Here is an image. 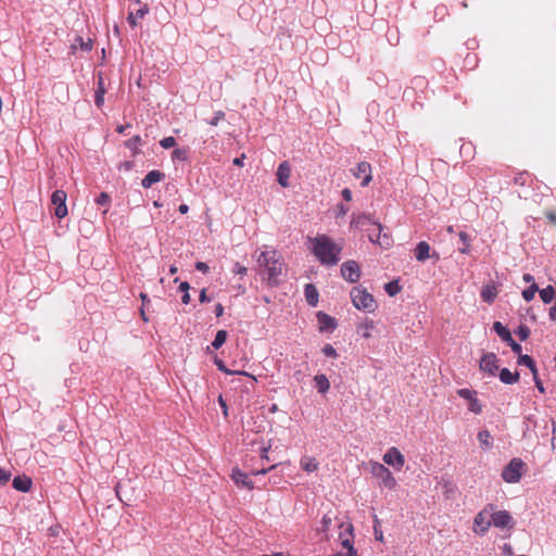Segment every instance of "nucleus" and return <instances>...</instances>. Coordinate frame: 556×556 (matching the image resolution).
<instances>
[{
  "instance_id": "3",
  "label": "nucleus",
  "mask_w": 556,
  "mask_h": 556,
  "mask_svg": "<svg viewBox=\"0 0 556 556\" xmlns=\"http://www.w3.org/2000/svg\"><path fill=\"white\" fill-rule=\"evenodd\" d=\"M351 299L353 305L357 309H363L365 312L372 313L377 308V303L374 296L370 293H368L366 289L354 287L351 290Z\"/></svg>"
},
{
  "instance_id": "7",
  "label": "nucleus",
  "mask_w": 556,
  "mask_h": 556,
  "mask_svg": "<svg viewBox=\"0 0 556 556\" xmlns=\"http://www.w3.org/2000/svg\"><path fill=\"white\" fill-rule=\"evenodd\" d=\"M341 275L349 282H356L359 279V266L355 261H348L341 265Z\"/></svg>"
},
{
  "instance_id": "15",
  "label": "nucleus",
  "mask_w": 556,
  "mask_h": 556,
  "mask_svg": "<svg viewBox=\"0 0 556 556\" xmlns=\"http://www.w3.org/2000/svg\"><path fill=\"white\" fill-rule=\"evenodd\" d=\"M290 172L291 168L288 162L285 161L280 163L277 169V180L281 187L286 188L289 186L288 179L290 177Z\"/></svg>"
},
{
  "instance_id": "29",
  "label": "nucleus",
  "mask_w": 556,
  "mask_h": 556,
  "mask_svg": "<svg viewBox=\"0 0 556 556\" xmlns=\"http://www.w3.org/2000/svg\"><path fill=\"white\" fill-rule=\"evenodd\" d=\"M104 94H105V89L103 86V79H102V77H100L99 83H98V89L96 91V97H94L96 98L94 102L98 108H101L103 105Z\"/></svg>"
},
{
  "instance_id": "13",
  "label": "nucleus",
  "mask_w": 556,
  "mask_h": 556,
  "mask_svg": "<svg viewBox=\"0 0 556 556\" xmlns=\"http://www.w3.org/2000/svg\"><path fill=\"white\" fill-rule=\"evenodd\" d=\"M317 319L319 323V330L320 331H329L333 330L337 327V321L333 317L329 316L328 314L324 312L317 313Z\"/></svg>"
},
{
  "instance_id": "28",
  "label": "nucleus",
  "mask_w": 556,
  "mask_h": 556,
  "mask_svg": "<svg viewBox=\"0 0 556 556\" xmlns=\"http://www.w3.org/2000/svg\"><path fill=\"white\" fill-rule=\"evenodd\" d=\"M518 364L527 366L531 370L533 376L536 375L538 369H536L535 363L532 359V357H530L529 355H519Z\"/></svg>"
},
{
  "instance_id": "36",
  "label": "nucleus",
  "mask_w": 556,
  "mask_h": 556,
  "mask_svg": "<svg viewBox=\"0 0 556 556\" xmlns=\"http://www.w3.org/2000/svg\"><path fill=\"white\" fill-rule=\"evenodd\" d=\"M125 144L134 153H137L138 147L141 144V138L140 136H134L132 138L128 139Z\"/></svg>"
},
{
  "instance_id": "26",
  "label": "nucleus",
  "mask_w": 556,
  "mask_h": 556,
  "mask_svg": "<svg viewBox=\"0 0 556 556\" xmlns=\"http://www.w3.org/2000/svg\"><path fill=\"white\" fill-rule=\"evenodd\" d=\"M301 467L307 472H314L318 468V463L313 457H303L301 459Z\"/></svg>"
},
{
  "instance_id": "11",
  "label": "nucleus",
  "mask_w": 556,
  "mask_h": 556,
  "mask_svg": "<svg viewBox=\"0 0 556 556\" xmlns=\"http://www.w3.org/2000/svg\"><path fill=\"white\" fill-rule=\"evenodd\" d=\"M383 462L391 466L402 467L404 465V456L396 447H391L383 455Z\"/></svg>"
},
{
  "instance_id": "48",
  "label": "nucleus",
  "mask_w": 556,
  "mask_h": 556,
  "mask_svg": "<svg viewBox=\"0 0 556 556\" xmlns=\"http://www.w3.org/2000/svg\"><path fill=\"white\" fill-rule=\"evenodd\" d=\"M233 273L244 276L248 273V268L239 263H236L232 269Z\"/></svg>"
},
{
  "instance_id": "37",
  "label": "nucleus",
  "mask_w": 556,
  "mask_h": 556,
  "mask_svg": "<svg viewBox=\"0 0 556 556\" xmlns=\"http://www.w3.org/2000/svg\"><path fill=\"white\" fill-rule=\"evenodd\" d=\"M539 291V288L535 283H532L529 288L525 289L522 291V298L526 300V301H531L535 293Z\"/></svg>"
},
{
  "instance_id": "63",
  "label": "nucleus",
  "mask_w": 556,
  "mask_h": 556,
  "mask_svg": "<svg viewBox=\"0 0 556 556\" xmlns=\"http://www.w3.org/2000/svg\"><path fill=\"white\" fill-rule=\"evenodd\" d=\"M244 157H245V155H244V154H242V155H241V156H239V157H236V159L233 160V164H235L236 166H242V165H243V160H244Z\"/></svg>"
},
{
  "instance_id": "41",
  "label": "nucleus",
  "mask_w": 556,
  "mask_h": 556,
  "mask_svg": "<svg viewBox=\"0 0 556 556\" xmlns=\"http://www.w3.org/2000/svg\"><path fill=\"white\" fill-rule=\"evenodd\" d=\"M374 534L377 541H383V533L382 530L380 529V521L377 518V516H375Z\"/></svg>"
},
{
  "instance_id": "23",
  "label": "nucleus",
  "mask_w": 556,
  "mask_h": 556,
  "mask_svg": "<svg viewBox=\"0 0 556 556\" xmlns=\"http://www.w3.org/2000/svg\"><path fill=\"white\" fill-rule=\"evenodd\" d=\"M497 295V290L492 285H486L481 290V298L486 303H492Z\"/></svg>"
},
{
  "instance_id": "60",
  "label": "nucleus",
  "mask_w": 556,
  "mask_h": 556,
  "mask_svg": "<svg viewBox=\"0 0 556 556\" xmlns=\"http://www.w3.org/2000/svg\"><path fill=\"white\" fill-rule=\"evenodd\" d=\"M218 402H219L220 407L223 408L224 416H227L228 415V407H227V404H226L225 400L222 396H219L218 397Z\"/></svg>"
},
{
  "instance_id": "32",
  "label": "nucleus",
  "mask_w": 556,
  "mask_h": 556,
  "mask_svg": "<svg viewBox=\"0 0 556 556\" xmlns=\"http://www.w3.org/2000/svg\"><path fill=\"white\" fill-rule=\"evenodd\" d=\"M340 538L342 540V546L346 549L348 556H357V552L354 548L352 541L349 538H343V533H340Z\"/></svg>"
},
{
  "instance_id": "51",
  "label": "nucleus",
  "mask_w": 556,
  "mask_h": 556,
  "mask_svg": "<svg viewBox=\"0 0 556 556\" xmlns=\"http://www.w3.org/2000/svg\"><path fill=\"white\" fill-rule=\"evenodd\" d=\"M122 489H123L122 483H118V484L115 486V492H116V495H117V497L119 498V501L126 504V503H127V501H129V498H128V497H125V496L122 494Z\"/></svg>"
},
{
  "instance_id": "61",
  "label": "nucleus",
  "mask_w": 556,
  "mask_h": 556,
  "mask_svg": "<svg viewBox=\"0 0 556 556\" xmlns=\"http://www.w3.org/2000/svg\"><path fill=\"white\" fill-rule=\"evenodd\" d=\"M214 312H215L216 317L223 316V314H224V306L220 303H217L215 305V311Z\"/></svg>"
},
{
  "instance_id": "52",
  "label": "nucleus",
  "mask_w": 556,
  "mask_h": 556,
  "mask_svg": "<svg viewBox=\"0 0 556 556\" xmlns=\"http://www.w3.org/2000/svg\"><path fill=\"white\" fill-rule=\"evenodd\" d=\"M457 393H458V395H459L460 397H463V399H466V400H471V399H473V397H472V392H471L470 390H468V389H460V390H458V392H457Z\"/></svg>"
},
{
  "instance_id": "53",
  "label": "nucleus",
  "mask_w": 556,
  "mask_h": 556,
  "mask_svg": "<svg viewBox=\"0 0 556 556\" xmlns=\"http://www.w3.org/2000/svg\"><path fill=\"white\" fill-rule=\"evenodd\" d=\"M502 553L504 556H513V547L509 544H504L502 547Z\"/></svg>"
},
{
  "instance_id": "47",
  "label": "nucleus",
  "mask_w": 556,
  "mask_h": 556,
  "mask_svg": "<svg viewBox=\"0 0 556 556\" xmlns=\"http://www.w3.org/2000/svg\"><path fill=\"white\" fill-rule=\"evenodd\" d=\"M507 344L510 346L511 351L515 353V354H518V355H521V345L519 343H517L514 339H511L510 341L507 342Z\"/></svg>"
},
{
  "instance_id": "55",
  "label": "nucleus",
  "mask_w": 556,
  "mask_h": 556,
  "mask_svg": "<svg viewBox=\"0 0 556 556\" xmlns=\"http://www.w3.org/2000/svg\"><path fill=\"white\" fill-rule=\"evenodd\" d=\"M195 268L202 273H206L208 270V265L204 262H197Z\"/></svg>"
},
{
  "instance_id": "45",
  "label": "nucleus",
  "mask_w": 556,
  "mask_h": 556,
  "mask_svg": "<svg viewBox=\"0 0 556 556\" xmlns=\"http://www.w3.org/2000/svg\"><path fill=\"white\" fill-rule=\"evenodd\" d=\"M96 202L98 205H106L110 202V195L106 192H101Z\"/></svg>"
},
{
  "instance_id": "12",
  "label": "nucleus",
  "mask_w": 556,
  "mask_h": 556,
  "mask_svg": "<svg viewBox=\"0 0 556 556\" xmlns=\"http://www.w3.org/2000/svg\"><path fill=\"white\" fill-rule=\"evenodd\" d=\"M355 177L364 176L363 181L361 182L362 187L368 186L371 181V166L367 162H361L357 164L356 169L354 170Z\"/></svg>"
},
{
  "instance_id": "35",
  "label": "nucleus",
  "mask_w": 556,
  "mask_h": 556,
  "mask_svg": "<svg viewBox=\"0 0 556 556\" xmlns=\"http://www.w3.org/2000/svg\"><path fill=\"white\" fill-rule=\"evenodd\" d=\"M384 290L390 296H394L401 291V287L397 281L393 280L386 283Z\"/></svg>"
},
{
  "instance_id": "56",
  "label": "nucleus",
  "mask_w": 556,
  "mask_h": 556,
  "mask_svg": "<svg viewBox=\"0 0 556 556\" xmlns=\"http://www.w3.org/2000/svg\"><path fill=\"white\" fill-rule=\"evenodd\" d=\"M342 194V198L345 200V201H351L352 200V191L349 189V188H344L341 192Z\"/></svg>"
},
{
  "instance_id": "64",
  "label": "nucleus",
  "mask_w": 556,
  "mask_h": 556,
  "mask_svg": "<svg viewBox=\"0 0 556 556\" xmlns=\"http://www.w3.org/2000/svg\"><path fill=\"white\" fill-rule=\"evenodd\" d=\"M190 294L188 292L184 293L182 298H181V302L184 304H189L190 303Z\"/></svg>"
},
{
  "instance_id": "34",
  "label": "nucleus",
  "mask_w": 556,
  "mask_h": 556,
  "mask_svg": "<svg viewBox=\"0 0 556 556\" xmlns=\"http://www.w3.org/2000/svg\"><path fill=\"white\" fill-rule=\"evenodd\" d=\"M215 365L217 366V368H218L220 371H223V372H225V374H227V375H235V374H239V375L250 376V375H249L248 372H245V371H233V370L228 369V368L225 366L224 362H223L222 359H219V358H215Z\"/></svg>"
},
{
  "instance_id": "22",
  "label": "nucleus",
  "mask_w": 556,
  "mask_h": 556,
  "mask_svg": "<svg viewBox=\"0 0 556 556\" xmlns=\"http://www.w3.org/2000/svg\"><path fill=\"white\" fill-rule=\"evenodd\" d=\"M493 330L506 343L513 339L510 331L501 321L493 324Z\"/></svg>"
},
{
  "instance_id": "14",
  "label": "nucleus",
  "mask_w": 556,
  "mask_h": 556,
  "mask_svg": "<svg viewBox=\"0 0 556 556\" xmlns=\"http://www.w3.org/2000/svg\"><path fill=\"white\" fill-rule=\"evenodd\" d=\"M231 478L238 486H244L248 489L253 488L252 481L248 478L247 473L241 471L239 468L232 469Z\"/></svg>"
},
{
  "instance_id": "21",
  "label": "nucleus",
  "mask_w": 556,
  "mask_h": 556,
  "mask_svg": "<svg viewBox=\"0 0 556 556\" xmlns=\"http://www.w3.org/2000/svg\"><path fill=\"white\" fill-rule=\"evenodd\" d=\"M498 376H500L501 381L505 384H514L519 381V372L518 371L511 372L507 368H503L500 371Z\"/></svg>"
},
{
  "instance_id": "19",
  "label": "nucleus",
  "mask_w": 556,
  "mask_h": 556,
  "mask_svg": "<svg viewBox=\"0 0 556 556\" xmlns=\"http://www.w3.org/2000/svg\"><path fill=\"white\" fill-rule=\"evenodd\" d=\"M430 245L426 241H421L415 249V256L417 261L425 262L430 257Z\"/></svg>"
},
{
  "instance_id": "54",
  "label": "nucleus",
  "mask_w": 556,
  "mask_h": 556,
  "mask_svg": "<svg viewBox=\"0 0 556 556\" xmlns=\"http://www.w3.org/2000/svg\"><path fill=\"white\" fill-rule=\"evenodd\" d=\"M533 379H534V382H535V387L538 388V390L541 392V393H544L545 392V389L543 387V382L540 380V378L538 377V374L535 376H533Z\"/></svg>"
},
{
  "instance_id": "46",
  "label": "nucleus",
  "mask_w": 556,
  "mask_h": 556,
  "mask_svg": "<svg viewBox=\"0 0 556 556\" xmlns=\"http://www.w3.org/2000/svg\"><path fill=\"white\" fill-rule=\"evenodd\" d=\"M10 478H11V472L3 468H0V483L7 484L10 481Z\"/></svg>"
},
{
  "instance_id": "9",
  "label": "nucleus",
  "mask_w": 556,
  "mask_h": 556,
  "mask_svg": "<svg viewBox=\"0 0 556 556\" xmlns=\"http://www.w3.org/2000/svg\"><path fill=\"white\" fill-rule=\"evenodd\" d=\"M492 522L497 528H513L514 520L508 511L498 510L492 514Z\"/></svg>"
},
{
  "instance_id": "18",
  "label": "nucleus",
  "mask_w": 556,
  "mask_h": 556,
  "mask_svg": "<svg viewBox=\"0 0 556 556\" xmlns=\"http://www.w3.org/2000/svg\"><path fill=\"white\" fill-rule=\"evenodd\" d=\"M372 223H376V222L371 219L369 214L361 213L358 215H354L353 216V218L351 220V227L363 228L367 224H371L372 225Z\"/></svg>"
},
{
  "instance_id": "20",
  "label": "nucleus",
  "mask_w": 556,
  "mask_h": 556,
  "mask_svg": "<svg viewBox=\"0 0 556 556\" xmlns=\"http://www.w3.org/2000/svg\"><path fill=\"white\" fill-rule=\"evenodd\" d=\"M306 302L311 306H316L318 303V291L312 283H307L304 289Z\"/></svg>"
},
{
  "instance_id": "42",
  "label": "nucleus",
  "mask_w": 556,
  "mask_h": 556,
  "mask_svg": "<svg viewBox=\"0 0 556 556\" xmlns=\"http://www.w3.org/2000/svg\"><path fill=\"white\" fill-rule=\"evenodd\" d=\"M160 144L164 149H169L176 144V140L174 137H165L160 141Z\"/></svg>"
},
{
  "instance_id": "38",
  "label": "nucleus",
  "mask_w": 556,
  "mask_h": 556,
  "mask_svg": "<svg viewBox=\"0 0 556 556\" xmlns=\"http://www.w3.org/2000/svg\"><path fill=\"white\" fill-rule=\"evenodd\" d=\"M332 516L330 514H326L324 515L323 519H321V522H320V527L318 528V531L320 532H327L331 522H332Z\"/></svg>"
},
{
  "instance_id": "49",
  "label": "nucleus",
  "mask_w": 556,
  "mask_h": 556,
  "mask_svg": "<svg viewBox=\"0 0 556 556\" xmlns=\"http://www.w3.org/2000/svg\"><path fill=\"white\" fill-rule=\"evenodd\" d=\"M469 409L476 414L480 413L481 412V406L480 404L478 403V400L477 399H471L470 400V405H469Z\"/></svg>"
},
{
  "instance_id": "8",
  "label": "nucleus",
  "mask_w": 556,
  "mask_h": 556,
  "mask_svg": "<svg viewBox=\"0 0 556 556\" xmlns=\"http://www.w3.org/2000/svg\"><path fill=\"white\" fill-rule=\"evenodd\" d=\"M497 362H498L497 356L494 353H492V352L484 353L480 359V364H479L480 370L488 372L492 376H495V374L498 369Z\"/></svg>"
},
{
  "instance_id": "31",
  "label": "nucleus",
  "mask_w": 556,
  "mask_h": 556,
  "mask_svg": "<svg viewBox=\"0 0 556 556\" xmlns=\"http://www.w3.org/2000/svg\"><path fill=\"white\" fill-rule=\"evenodd\" d=\"M458 236H459V240L463 244L462 247L458 248L459 252L463 254L469 253V245H470L469 236L464 231H460Z\"/></svg>"
},
{
  "instance_id": "16",
  "label": "nucleus",
  "mask_w": 556,
  "mask_h": 556,
  "mask_svg": "<svg viewBox=\"0 0 556 556\" xmlns=\"http://www.w3.org/2000/svg\"><path fill=\"white\" fill-rule=\"evenodd\" d=\"M165 177V174L160 170H151L141 181V186L146 189L151 188L153 184L161 181Z\"/></svg>"
},
{
  "instance_id": "25",
  "label": "nucleus",
  "mask_w": 556,
  "mask_h": 556,
  "mask_svg": "<svg viewBox=\"0 0 556 556\" xmlns=\"http://www.w3.org/2000/svg\"><path fill=\"white\" fill-rule=\"evenodd\" d=\"M314 380L316 382L318 392L326 393L330 389L329 380L325 375H323V374L316 375Z\"/></svg>"
},
{
  "instance_id": "1",
  "label": "nucleus",
  "mask_w": 556,
  "mask_h": 556,
  "mask_svg": "<svg viewBox=\"0 0 556 556\" xmlns=\"http://www.w3.org/2000/svg\"><path fill=\"white\" fill-rule=\"evenodd\" d=\"M260 275L269 287H277L286 275V265L276 251H264L257 257Z\"/></svg>"
},
{
  "instance_id": "39",
  "label": "nucleus",
  "mask_w": 556,
  "mask_h": 556,
  "mask_svg": "<svg viewBox=\"0 0 556 556\" xmlns=\"http://www.w3.org/2000/svg\"><path fill=\"white\" fill-rule=\"evenodd\" d=\"M172 157L173 160L186 161L188 159V150L177 148L173 151Z\"/></svg>"
},
{
  "instance_id": "10",
  "label": "nucleus",
  "mask_w": 556,
  "mask_h": 556,
  "mask_svg": "<svg viewBox=\"0 0 556 556\" xmlns=\"http://www.w3.org/2000/svg\"><path fill=\"white\" fill-rule=\"evenodd\" d=\"M140 8L136 11L130 10L127 15V22L131 27L137 26V18H143L149 13V7L147 3H141L140 0H134Z\"/></svg>"
},
{
  "instance_id": "62",
  "label": "nucleus",
  "mask_w": 556,
  "mask_h": 556,
  "mask_svg": "<svg viewBox=\"0 0 556 556\" xmlns=\"http://www.w3.org/2000/svg\"><path fill=\"white\" fill-rule=\"evenodd\" d=\"M190 289V285L187 281H184L179 285V290L184 293L188 292Z\"/></svg>"
},
{
  "instance_id": "59",
  "label": "nucleus",
  "mask_w": 556,
  "mask_h": 556,
  "mask_svg": "<svg viewBox=\"0 0 556 556\" xmlns=\"http://www.w3.org/2000/svg\"><path fill=\"white\" fill-rule=\"evenodd\" d=\"M78 40L80 42V47H81L83 50H86V51L91 50L92 45H91L90 40H88L87 42H84V40L81 38H79Z\"/></svg>"
},
{
  "instance_id": "40",
  "label": "nucleus",
  "mask_w": 556,
  "mask_h": 556,
  "mask_svg": "<svg viewBox=\"0 0 556 556\" xmlns=\"http://www.w3.org/2000/svg\"><path fill=\"white\" fill-rule=\"evenodd\" d=\"M516 334L519 337L521 341H525L530 336V329L528 326L520 325L516 330Z\"/></svg>"
},
{
  "instance_id": "5",
  "label": "nucleus",
  "mask_w": 556,
  "mask_h": 556,
  "mask_svg": "<svg viewBox=\"0 0 556 556\" xmlns=\"http://www.w3.org/2000/svg\"><path fill=\"white\" fill-rule=\"evenodd\" d=\"M371 473L380 479L382 484L388 489H393L396 485V480L392 472L382 464L374 463L371 465Z\"/></svg>"
},
{
  "instance_id": "43",
  "label": "nucleus",
  "mask_w": 556,
  "mask_h": 556,
  "mask_svg": "<svg viewBox=\"0 0 556 556\" xmlns=\"http://www.w3.org/2000/svg\"><path fill=\"white\" fill-rule=\"evenodd\" d=\"M323 353H324L327 357L336 358V357L338 356L336 349H334L331 344H326V345L323 348Z\"/></svg>"
},
{
  "instance_id": "58",
  "label": "nucleus",
  "mask_w": 556,
  "mask_h": 556,
  "mask_svg": "<svg viewBox=\"0 0 556 556\" xmlns=\"http://www.w3.org/2000/svg\"><path fill=\"white\" fill-rule=\"evenodd\" d=\"M545 216L551 223L556 224V211H548Z\"/></svg>"
},
{
  "instance_id": "33",
  "label": "nucleus",
  "mask_w": 556,
  "mask_h": 556,
  "mask_svg": "<svg viewBox=\"0 0 556 556\" xmlns=\"http://www.w3.org/2000/svg\"><path fill=\"white\" fill-rule=\"evenodd\" d=\"M227 339V331L226 330H218L216 332L215 339L212 342V346L214 349H219Z\"/></svg>"
},
{
  "instance_id": "27",
  "label": "nucleus",
  "mask_w": 556,
  "mask_h": 556,
  "mask_svg": "<svg viewBox=\"0 0 556 556\" xmlns=\"http://www.w3.org/2000/svg\"><path fill=\"white\" fill-rule=\"evenodd\" d=\"M374 229L369 230L368 238L371 242H377L380 245L383 244V242L380 241V235L382 230V225L377 223H372Z\"/></svg>"
},
{
  "instance_id": "17",
  "label": "nucleus",
  "mask_w": 556,
  "mask_h": 556,
  "mask_svg": "<svg viewBox=\"0 0 556 556\" xmlns=\"http://www.w3.org/2000/svg\"><path fill=\"white\" fill-rule=\"evenodd\" d=\"M13 488L21 492H27L31 488V479L27 476H17L13 479Z\"/></svg>"
},
{
  "instance_id": "57",
  "label": "nucleus",
  "mask_w": 556,
  "mask_h": 556,
  "mask_svg": "<svg viewBox=\"0 0 556 556\" xmlns=\"http://www.w3.org/2000/svg\"><path fill=\"white\" fill-rule=\"evenodd\" d=\"M199 300L201 303L210 302L211 299L206 295V289H202L199 295Z\"/></svg>"
},
{
  "instance_id": "44",
  "label": "nucleus",
  "mask_w": 556,
  "mask_h": 556,
  "mask_svg": "<svg viewBox=\"0 0 556 556\" xmlns=\"http://www.w3.org/2000/svg\"><path fill=\"white\" fill-rule=\"evenodd\" d=\"M372 328H374V323L372 321L365 323V324L359 326V330H363V337H365V338H369L370 337V331H371Z\"/></svg>"
},
{
  "instance_id": "2",
  "label": "nucleus",
  "mask_w": 556,
  "mask_h": 556,
  "mask_svg": "<svg viewBox=\"0 0 556 556\" xmlns=\"http://www.w3.org/2000/svg\"><path fill=\"white\" fill-rule=\"evenodd\" d=\"M340 252L341 248L325 235L318 236L313 240V253L324 265H337Z\"/></svg>"
},
{
  "instance_id": "24",
  "label": "nucleus",
  "mask_w": 556,
  "mask_h": 556,
  "mask_svg": "<svg viewBox=\"0 0 556 556\" xmlns=\"http://www.w3.org/2000/svg\"><path fill=\"white\" fill-rule=\"evenodd\" d=\"M478 441L483 450H490L493 445V440L489 430H481L478 433Z\"/></svg>"
},
{
  "instance_id": "6",
  "label": "nucleus",
  "mask_w": 556,
  "mask_h": 556,
  "mask_svg": "<svg viewBox=\"0 0 556 556\" xmlns=\"http://www.w3.org/2000/svg\"><path fill=\"white\" fill-rule=\"evenodd\" d=\"M66 199V192L63 190H55L51 195V204L54 206V215L58 218H63L67 215Z\"/></svg>"
},
{
  "instance_id": "30",
  "label": "nucleus",
  "mask_w": 556,
  "mask_h": 556,
  "mask_svg": "<svg viewBox=\"0 0 556 556\" xmlns=\"http://www.w3.org/2000/svg\"><path fill=\"white\" fill-rule=\"evenodd\" d=\"M539 293L544 303H551L555 298V290L552 286H547L546 288L539 290Z\"/></svg>"
},
{
  "instance_id": "50",
  "label": "nucleus",
  "mask_w": 556,
  "mask_h": 556,
  "mask_svg": "<svg viewBox=\"0 0 556 556\" xmlns=\"http://www.w3.org/2000/svg\"><path fill=\"white\" fill-rule=\"evenodd\" d=\"M224 116H225L224 112H222V111L216 112L215 116L208 122L210 125L216 126L219 123V121L224 118Z\"/></svg>"
},
{
  "instance_id": "4",
  "label": "nucleus",
  "mask_w": 556,
  "mask_h": 556,
  "mask_svg": "<svg viewBox=\"0 0 556 556\" xmlns=\"http://www.w3.org/2000/svg\"><path fill=\"white\" fill-rule=\"evenodd\" d=\"M525 463L520 458H513L503 469L502 478L508 483L519 482Z\"/></svg>"
}]
</instances>
